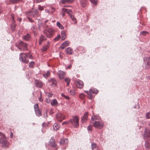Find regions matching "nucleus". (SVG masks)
Here are the masks:
<instances>
[{"mask_svg":"<svg viewBox=\"0 0 150 150\" xmlns=\"http://www.w3.org/2000/svg\"><path fill=\"white\" fill-rule=\"evenodd\" d=\"M79 118L77 116H73L70 120V123L75 128H77L79 126Z\"/></svg>","mask_w":150,"mask_h":150,"instance_id":"nucleus-1","label":"nucleus"},{"mask_svg":"<svg viewBox=\"0 0 150 150\" xmlns=\"http://www.w3.org/2000/svg\"><path fill=\"white\" fill-rule=\"evenodd\" d=\"M16 46L21 50H26L27 49L28 44L22 41H19L16 43Z\"/></svg>","mask_w":150,"mask_h":150,"instance_id":"nucleus-2","label":"nucleus"},{"mask_svg":"<svg viewBox=\"0 0 150 150\" xmlns=\"http://www.w3.org/2000/svg\"><path fill=\"white\" fill-rule=\"evenodd\" d=\"M28 53H21L20 54V60L21 62L23 63L27 64L29 62L28 58Z\"/></svg>","mask_w":150,"mask_h":150,"instance_id":"nucleus-3","label":"nucleus"},{"mask_svg":"<svg viewBox=\"0 0 150 150\" xmlns=\"http://www.w3.org/2000/svg\"><path fill=\"white\" fill-rule=\"evenodd\" d=\"M0 144L4 148H6L8 146L9 143L5 135H3V136L0 138Z\"/></svg>","mask_w":150,"mask_h":150,"instance_id":"nucleus-4","label":"nucleus"},{"mask_svg":"<svg viewBox=\"0 0 150 150\" xmlns=\"http://www.w3.org/2000/svg\"><path fill=\"white\" fill-rule=\"evenodd\" d=\"M27 15L31 17H37L39 15V11L37 9H33L27 13Z\"/></svg>","mask_w":150,"mask_h":150,"instance_id":"nucleus-5","label":"nucleus"},{"mask_svg":"<svg viewBox=\"0 0 150 150\" xmlns=\"http://www.w3.org/2000/svg\"><path fill=\"white\" fill-rule=\"evenodd\" d=\"M93 124L94 126L96 128L99 129H102L104 127V124L102 122L100 121L99 120H95L93 122Z\"/></svg>","mask_w":150,"mask_h":150,"instance_id":"nucleus-6","label":"nucleus"},{"mask_svg":"<svg viewBox=\"0 0 150 150\" xmlns=\"http://www.w3.org/2000/svg\"><path fill=\"white\" fill-rule=\"evenodd\" d=\"M44 34L48 38H51L54 33V30L52 28H49L44 32Z\"/></svg>","mask_w":150,"mask_h":150,"instance_id":"nucleus-7","label":"nucleus"},{"mask_svg":"<svg viewBox=\"0 0 150 150\" xmlns=\"http://www.w3.org/2000/svg\"><path fill=\"white\" fill-rule=\"evenodd\" d=\"M144 61L145 68L147 69L150 68V57L144 58Z\"/></svg>","mask_w":150,"mask_h":150,"instance_id":"nucleus-8","label":"nucleus"},{"mask_svg":"<svg viewBox=\"0 0 150 150\" xmlns=\"http://www.w3.org/2000/svg\"><path fill=\"white\" fill-rule=\"evenodd\" d=\"M56 115L57 119L59 122H61L65 118V117L60 112L57 113Z\"/></svg>","mask_w":150,"mask_h":150,"instance_id":"nucleus-9","label":"nucleus"},{"mask_svg":"<svg viewBox=\"0 0 150 150\" xmlns=\"http://www.w3.org/2000/svg\"><path fill=\"white\" fill-rule=\"evenodd\" d=\"M76 85L77 88H81L83 87V83L82 81L79 80L76 83Z\"/></svg>","mask_w":150,"mask_h":150,"instance_id":"nucleus-10","label":"nucleus"},{"mask_svg":"<svg viewBox=\"0 0 150 150\" xmlns=\"http://www.w3.org/2000/svg\"><path fill=\"white\" fill-rule=\"evenodd\" d=\"M35 83L36 86L37 87L41 88L43 86V83L40 80H35Z\"/></svg>","mask_w":150,"mask_h":150,"instance_id":"nucleus-11","label":"nucleus"},{"mask_svg":"<svg viewBox=\"0 0 150 150\" xmlns=\"http://www.w3.org/2000/svg\"><path fill=\"white\" fill-rule=\"evenodd\" d=\"M144 137H150V131L147 128H145L144 130Z\"/></svg>","mask_w":150,"mask_h":150,"instance_id":"nucleus-12","label":"nucleus"},{"mask_svg":"<svg viewBox=\"0 0 150 150\" xmlns=\"http://www.w3.org/2000/svg\"><path fill=\"white\" fill-rule=\"evenodd\" d=\"M57 74L60 79H62L64 78L65 76V72L62 71H59Z\"/></svg>","mask_w":150,"mask_h":150,"instance_id":"nucleus-13","label":"nucleus"},{"mask_svg":"<svg viewBox=\"0 0 150 150\" xmlns=\"http://www.w3.org/2000/svg\"><path fill=\"white\" fill-rule=\"evenodd\" d=\"M22 38L25 41H29L31 39V36L29 33H27L23 36Z\"/></svg>","mask_w":150,"mask_h":150,"instance_id":"nucleus-14","label":"nucleus"},{"mask_svg":"<svg viewBox=\"0 0 150 150\" xmlns=\"http://www.w3.org/2000/svg\"><path fill=\"white\" fill-rule=\"evenodd\" d=\"M70 42L68 41H65L60 45V47L62 49H64L65 47L69 45Z\"/></svg>","mask_w":150,"mask_h":150,"instance_id":"nucleus-15","label":"nucleus"},{"mask_svg":"<svg viewBox=\"0 0 150 150\" xmlns=\"http://www.w3.org/2000/svg\"><path fill=\"white\" fill-rule=\"evenodd\" d=\"M65 51L67 54L71 55L73 53V50L70 47H68L65 49Z\"/></svg>","mask_w":150,"mask_h":150,"instance_id":"nucleus-16","label":"nucleus"},{"mask_svg":"<svg viewBox=\"0 0 150 150\" xmlns=\"http://www.w3.org/2000/svg\"><path fill=\"white\" fill-rule=\"evenodd\" d=\"M48 81L52 83L51 86H55L56 85L57 82L56 79L54 78H51L49 79Z\"/></svg>","mask_w":150,"mask_h":150,"instance_id":"nucleus-17","label":"nucleus"},{"mask_svg":"<svg viewBox=\"0 0 150 150\" xmlns=\"http://www.w3.org/2000/svg\"><path fill=\"white\" fill-rule=\"evenodd\" d=\"M61 39L62 40H65L67 37L66 34L64 30H62L61 32Z\"/></svg>","mask_w":150,"mask_h":150,"instance_id":"nucleus-18","label":"nucleus"},{"mask_svg":"<svg viewBox=\"0 0 150 150\" xmlns=\"http://www.w3.org/2000/svg\"><path fill=\"white\" fill-rule=\"evenodd\" d=\"M88 116V113L86 112L84 114L82 118L81 119V122L82 123H83L86 122L87 120V117Z\"/></svg>","mask_w":150,"mask_h":150,"instance_id":"nucleus-19","label":"nucleus"},{"mask_svg":"<svg viewBox=\"0 0 150 150\" xmlns=\"http://www.w3.org/2000/svg\"><path fill=\"white\" fill-rule=\"evenodd\" d=\"M68 140L67 139L64 138L61 139L59 142L60 144H67L68 143Z\"/></svg>","mask_w":150,"mask_h":150,"instance_id":"nucleus-20","label":"nucleus"},{"mask_svg":"<svg viewBox=\"0 0 150 150\" xmlns=\"http://www.w3.org/2000/svg\"><path fill=\"white\" fill-rule=\"evenodd\" d=\"M80 4L82 7L86 6L87 4V0H79Z\"/></svg>","mask_w":150,"mask_h":150,"instance_id":"nucleus-21","label":"nucleus"},{"mask_svg":"<svg viewBox=\"0 0 150 150\" xmlns=\"http://www.w3.org/2000/svg\"><path fill=\"white\" fill-rule=\"evenodd\" d=\"M62 10L64 12L67 13L70 16L73 15L72 14V12L71 10L63 8Z\"/></svg>","mask_w":150,"mask_h":150,"instance_id":"nucleus-22","label":"nucleus"},{"mask_svg":"<svg viewBox=\"0 0 150 150\" xmlns=\"http://www.w3.org/2000/svg\"><path fill=\"white\" fill-rule=\"evenodd\" d=\"M145 146L147 149L150 148V139L145 142Z\"/></svg>","mask_w":150,"mask_h":150,"instance_id":"nucleus-23","label":"nucleus"},{"mask_svg":"<svg viewBox=\"0 0 150 150\" xmlns=\"http://www.w3.org/2000/svg\"><path fill=\"white\" fill-rule=\"evenodd\" d=\"M100 119V117L98 115H94L93 117H91V123H93V121L94 122L96 120H99Z\"/></svg>","mask_w":150,"mask_h":150,"instance_id":"nucleus-24","label":"nucleus"},{"mask_svg":"<svg viewBox=\"0 0 150 150\" xmlns=\"http://www.w3.org/2000/svg\"><path fill=\"white\" fill-rule=\"evenodd\" d=\"M12 24H11V29L13 31H14L16 29V25L15 23V21H13V22H12Z\"/></svg>","mask_w":150,"mask_h":150,"instance_id":"nucleus-25","label":"nucleus"},{"mask_svg":"<svg viewBox=\"0 0 150 150\" xmlns=\"http://www.w3.org/2000/svg\"><path fill=\"white\" fill-rule=\"evenodd\" d=\"M90 91H91L92 93L97 94L99 92L98 90L95 88H91L89 89Z\"/></svg>","mask_w":150,"mask_h":150,"instance_id":"nucleus-26","label":"nucleus"},{"mask_svg":"<svg viewBox=\"0 0 150 150\" xmlns=\"http://www.w3.org/2000/svg\"><path fill=\"white\" fill-rule=\"evenodd\" d=\"M59 128V125L56 123L53 125V129L54 130L57 131Z\"/></svg>","mask_w":150,"mask_h":150,"instance_id":"nucleus-27","label":"nucleus"},{"mask_svg":"<svg viewBox=\"0 0 150 150\" xmlns=\"http://www.w3.org/2000/svg\"><path fill=\"white\" fill-rule=\"evenodd\" d=\"M67 91L72 96H74L75 94L74 91V89L70 90L69 88L67 89Z\"/></svg>","mask_w":150,"mask_h":150,"instance_id":"nucleus-28","label":"nucleus"},{"mask_svg":"<svg viewBox=\"0 0 150 150\" xmlns=\"http://www.w3.org/2000/svg\"><path fill=\"white\" fill-rule=\"evenodd\" d=\"M35 111L36 115L40 116L41 115L42 113L39 109L35 110Z\"/></svg>","mask_w":150,"mask_h":150,"instance_id":"nucleus-29","label":"nucleus"},{"mask_svg":"<svg viewBox=\"0 0 150 150\" xmlns=\"http://www.w3.org/2000/svg\"><path fill=\"white\" fill-rule=\"evenodd\" d=\"M58 103L57 100L55 99H54L52 101V102H51V105H57Z\"/></svg>","mask_w":150,"mask_h":150,"instance_id":"nucleus-30","label":"nucleus"},{"mask_svg":"<svg viewBox=\"0 0 150 150\" xmlns=\"http://www.w3.org/2000/svg\"><path fill=\"white\" fill-rule=\"evenodd\" d=\"M39 40H40L42 42L43 41L46 40L47 38L45 36L42 35H41V36L40 38L39 39Z\"/></svg>","mask_w":150,"mask_h":150,"instance_id":"nucleus-31","label":"nucleus"},{"mask_svg":"<svg viewBox=\"0 0 150 150\" xmlns=\"http://www.w3.org/2000/svg\"><path fill=\"white\" fill-rule=\"evenodd\" d=\"M48 47H49V46L48 45H45L41 49L42 51L43 52H45L46 51V50H47Z\"/></svg>","mask_w":150,"mask_h":150,"instance_id":"nucleus-32","label":"nucleus"},{"mask_svg":"<svg viewBox=\"0 0 150 150\" xmlns=\"http://www.w3.org/2000/svg\"><path fill=\"white\" fill-rule=\"evenodd\" d=\"M57 25L61 29H63L64 28V27L59 22L57 23Z\"/></svg>","mask_w":150,"mask_h":150,"instance_id":"nucleus-33","label":"nucleus"},{"mask_svg":"<svg viewBox=\"0 0 150 150\" xmlns=\"http://www.w3.org/2000/svg\"><path fill=\"white\" fill-rule=\"evenodd\" d=\"M50 71H48L46 73L43 74L44 77L45 78H47L50 75Z\"/></svg>","mask_w":150,"mask_h":150,"instance_id":"nucleus-34","label":"nucleus"},{"mask_svg":"<svg viewBox=\"0 0 150 150\" xmlns=\"http://www.w3.org/2000/svg\"><path fill=\"white\" fill-rule=\"evenodd\" d=\"M61 38V36L59 34L57 35V36L56 37L54 38V41H59L60 38Z\"/></svg>","mask_w":150,"mask_h":150,"instance_id":"nucleus-35","label":"nucleus"},{"mask_svg":"<svg viewBox=\"0 0 150 150\" xmlns=\"http://www.w3.org/2000/svg\"><path fill=\"white\" fill-rule=\"evenodd\" d=\"M71 18V20L74 22L76 24L77 23V21L76 18L74 17V15H72L70 16Z\"/></svg>","mask_w":150,"mask_h":150,"instance_id":"nucleus-36","label":"nucleus"},{"mask_svg":"<svg viewBox=\"0 0 150 150\" xmlns=\"http://www.w3.org/2000/svg\"><path fill=\"white\" fill-rule=\"evenodd\" d=\"M50 145L51 147L54 148L56 146V144H55L54 142L53 141L50 142Z\"/></svg>","mask_w":150,"mask_h":150,"instance_id":"nucleus-37","label":"nucleus"},{"mask_svg":"<svg viewBox=\"0 0 150 150\" xmlns=\"http://www.w3.org/2000/svg\"><path fill=\"white\" fill-rule=\"evenodd\" d=\"M147 33H149L148 32L146 31H143L140 33V35L143 36H145Z\"/></svg>","mask_w":150,"mask_h":150,"instance_id":"nucleus-38","label":"nucleus"},{"mask_svg":"<svg viewBox=\"0 0 150 150\" xmlns=\"http://www.w3.org/2000/svg\"><path fill=\"white\" fill-rule=\"evenodd\" d=\"M65 81L67 83V86H68L70 82V80L69 78H66L65 79Z\"/></svg>","mask_w":150,"mask_h":150,"instance_id":"nucleus-39","label":"nucleus"},{"mask_svg":"<svg viewBox=\"0 0 150 150\" xmlns=\"http://www.w3.org/2000/svg\"><path fill=\"white\" fill-rule=\"evenodd\" d=\"M35 64V63L33 61H31L30 62L29 64V67L33 68L34 66V65Z\"/></svg>","mask_w":150,"mask_h":150,"instance_id":"nucleus-40","label":"nucleus"},{"mask_svg":"<svg viewBox=\"0 0 150 150\" xmlns=\"http://www.w3.org/2000/svg\"><path fill=\"white\" fill-rule=\"evenodd\" d=\"M91 3L94 5H96L97 3V1L96 0H90Z\"/></svg>","mask_w":150,"mask_h":150,"instance_id":"nucleus-41","label":"nucleus"},{"mask_svg":"<svg viewBox=\"0 0 150 150\" xmlns=\"http://www.w3.org/2000/svg\"><path fill=\"white\" fill-rule=\"evenodd\" d=\"M146 117L147 119H150V112H148L146 113Z\"/></svg>","mask_w":150,"mask_h":150,"instance_id":"nucleus-42","label":"nucleus"},{"mask_svg":"<svg viewBox=\"0 0 150 150\" xmlns=\"http://www.w3.org/2000/svg\"><path fill=\"white\" fill-rule=\"evenodd\" d=\"M61 96L65 98L66 99H69L70 98L69 96H66L63 93H61Z\"/></svg>","mask_w":150,"mask_h":150,"instance_id":"nucleus-43","label":"nucleus"},{"mask_svg":"<svg viewBox=\"0 0 150 150\" xmlns=\"http://www.w3.org/2000/svg\"><path fill=\"white\" fill-rule=\"evenodd\" d=\"M70 123V120H67L66 121H64V122H63L62 123V125H67L69 124Z\"/></svg>","mask_w":150,"mask_h":150,"instance_id":"nucleus-44","label":"nucleus"},{"mask_svg":"<svg viewBox=\"0 0 150 150\" xmlns=\"http://www.w3.org/2000/svg\"><path fill=\"white\" fill-rule=\"evenodd\" d=\"M20 0H10V2L12 4H15L17 3Z\"/></svg>","mask_w":150,"mask_h":150,"instance_id":"nucleus-45","label":"nucleus"},{"mask_svg":"<svg viewBox=\"0 0 150 150\" xmlns=\"http://www.w3.org/2000/svg\"><path fill=\"white\" fill-rule=\"evenodd\" d=\"M96 146V144L94 143H92L91 144V148L93 150Z\"/></svg>","mask_w":150,"mask_h":150,"instance_id":"nucleus-46","label":"nucleus"},{"mask_svg":"<svg viewBox=\"0 0 150 150\" xmlns=\"http://www.w3.org/2000/svg\"><path fill=\"white\" fill-rule=\"evenodd\" d=\"M91 91H90L88 95L89 96V99H92V98L93 97V95L91 93Z\"/></svg>","mask_w":150,"mask_h":150,"instance_id":"nucleus-47","label":"nucleus"},{"mask_svg":"<svg viewBox=\"0 0 150 150\" xmlns=\"http://www.w3.org/2000/svg\"><path fill=\"white\" fill-rule=\"evenodd\" d=\"M34 108L35 110L39 109L38 108V105L37 103L34 105Z\"/></svg>","mask_w":150,"mask_h":150,"instance_id":"nucleus-48","label":"nucleus"},{"mask_svg":"<svg viewBox=\"0 0 150 150\" xmlns=\"http://www.w3.org/2000/svg\"><path fill=\"white\" fill-rule=\"evenodd\" d=\"M79 97L81 99H83L85 97V95L83 93H81L79 95Z\"/></svg>","mask_w":150,"mask_h":150,"instance_id":"nucleus-49","label":"nucleus"},{"mask_svg":"<svg viewBox=\"0 0 150 150\" xmlns=\"http://www.w3.org/2000/svg\"><path fill=\"white\" fill-rule=\"evenodd\" d=\"M91 127H92L90 125H89V126H88L87 127V129L89 131H92Z\"/></svg>","mask_w":150,"mask_h":150,"instance_id":"nucleus-50","label":"nucleus"},{"mask_svg":"<svg viewBox=\"0 0 150 150\" xmlns=\"http://www.w3.org/2000/svg\"><path fill=\"white\" fill-rule=\"evenodd\" d=\"M28 18L29 21H30V22L31 23H33L34 22V21L33 20H32L31 18L28 17Z\"/></svg>","mask_w":150,"mask_h":150,"instance_id":"nucleus-51","label":"nucleus"},{"mask_svg":"<svg viewBox=\"0 0 150 150\" xmlns=\"http://www.w3.org/2000/svg\"><path fill=\"white\" fill-rule=\"evenodd\" d=\"M38 8L40 11H42L44 9L43 7L40 5H39L38 6Z\"/></svg>","mask_w":150,"mask_h":150,"instance_id":"nucleus-52","label":"nucleus"},{"mask_svg":"<svg viewBox=\"0 0 150 150\" xmlns=\"http://www.w3.org/2000/svg\"><path fill=\"white\" fill-rule=\"evenodd\" d=\"M74 0H66L67 3L70 4L72 3Z\"/></svg>","mask_w":150,"mask_h":150,"instance_id":"nucleus-53","label":"nucleus"},{"mask_svg":"<svg viewBox=\"0 0 150 150\" xmlns=\"http://www.w3.org/2000/svg\"><path fill=\"white\" fill-rule=\"evenodd\" d=\"M61 1L62 4H66L67 3V2L66 1V0H62Z\"/></svg>","mask_w":150,"mask_h":150,"instance_id":"nucleus-54","label":"nucleus"},{"mask_svg":"<svg viewBox=\"0 0 150 150\" xmlns=\"http://www.w3.org/2000/svg\"><path fill=\"white\" fill-rule=\"evenodd\" d=\"M44 116L45 117H47V110L45 112V113L44 115Z\"/></svg>","mask_w":150,"mask_h":150,"instance_id":"nucleus-55","label":"nucleus"},{"mask_svg":"<svg viewBox=\"0 0 150 150\" xmlns=\"http://www.w3.org/2000/svg\"><path fill=\"white\" fill-rule=\"evenodd\" d=\"M54 112L52 111V109H51L49 112V114L50 115H52L53 114Z\"/></svg>","mask_w":150,"mask_h":150,"instance_id":"nucleus-56","label":"nucleus"},{"mask_svg":"<svg viewBox=\"0 0 150 150\" xmlns=\"http://www.w3.org/2000/svg\"><path fill=\"white\" fill-rule=\"evenodd\" d=\"M10 134H11L10 135V137L11 138H12L13 137V134L11 131H10Z\"/></svg>","mask_w":150,"mask_h":150,"instance_id":"nucleus-57","label":"nucleus"},{"mask_svg":"<svg viewBox=\"0 0 150 150\" xmlns=\"http://www.w3.org/2000/svg\"><path fill=\"white\" fill-rule=\"evenodd\" d=\"M11 17L12 18V22H13V21H15L14 19V16H13V15L11 14Z\"/></svg>","mask_w":150,"mask_h":150,"instance_id":"nucleus-58","label":"nucleus"},{"mask_svg":"<svg viewBox=\"0 0 150 150\" xmlns=\"http://www.w3.org/2000/svg\"><path fill=\"white\" fill-rule=\"evenodd\" d=\"M39 100L41 102H42L43 100L42 98L41 97H40V98H39Z\"/></svg>","mask_w":150,"mask_h":150,"instance_id":"nucleus-59","label":"nucleus"},{"mask_svg":"<svg viewBox=\"0 0 150 150\" xmlns=\"http://www.w3.org/2000/svg\"><path fill=\"white\" fill-rule=\"evenodd\" d=\"M17 20L19 22H21L22 21V19L20 18H18Z\"/></svg>","mask_w":150,"mask_h":150,"instance_id":"nucleus-60","label":"nucleus"},{"mask_svg":"<svg viewBox=\"0 0 150 150\" xmlns=\"http://www.w3.org/2000/svg\"><path fill=\"white\" fill-rule=\"evenodd\" d=\"M71 67V64H70L67 67V69H70Z\"/></svg>","mask_w":150,"mask_h":150,"instance_id":"nucleus-61","label":"nucleus"},{"mask_svg":"<svg viewBox=\"0 0 150 150\" xmlns=\"http://www.w3.org/2000/svg\"><path fill=\"white\" fill-rule=\"evenodd\" d=\"M84 92L87 93L88 94L89 93L90 91H84Z\"/></svg>","mask_w":150,"mask_h":150,"instance_id":"nucleus-62","label":"nucleus"},{"mask_svg":"<svg viewBox=\"0 0 150 150\" xmlns=\"http://www.w3.org/2000/svg\"><path fill=\"white\" fill-rule=\"evenodd\" d=\"M42 42V41H41L40 40H39V44L40 45L41 44Z\"/></svg>","mask_w":150,"mask_h":150,"instance_id":"nucleus-63","label":"nucleus"},{"mask_svg":"<svg viewBox=\"0 0 150 150\" xmlns=\"http://www.w3.org/2000/svg\"><path fill=\"white\" fill-rule=\"evenodd\" d=\"M3 135H5L4 134H3L2 133L0 132V136H2V137H3Z\"/></svg>","mask_w":150,"mask_h":150,"instance_id":"nucleus-64","label":"nucleus"}]
</instances>
